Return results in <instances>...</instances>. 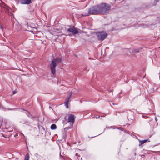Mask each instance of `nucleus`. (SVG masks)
Wrapping results in <instances>:
<instances>
[{
	"mask_svg": "<svg viewBox=\"0 0 160 160\" xmlns=\"http://www.w3.org/2000/svg\"><path fill=\"white\" fill-rule=\"evenodd\" d=\"M75 155H76V156H77V155H78V153H76V154H75Z\"/></svg>",
	"mask_w": 160,
	"mask_h": 160,
	"instance_id": "nucleus-16",
	"label": "nucleus"
},
{
	"mask_svg": "<svg viewBox=\"0 0 160 160\" xmlns=\"http://www.w3.org/2000/svg\"><path fill=\"white\" fill-rule=\"evenodd\" d=\"M155 120H156V121H157L158 119H157V118L156 117H155Z\"/></svg>",
	"mask_w": 160,
	"mask_h": 160,
	"instance_id": "nucleus-15",
	"label": "nucleus"
},
{
	"mask_svg": "<svg viewBox=\"0 0 160 160\" xmlns=\"http://www.w3.org/2000/svg\"><path fill=\"white\" fill-rule=\"evenodd\" d=\"M13 93H14V94L15 93V92H13Z\"/></svg>",
	"mask_w": 160,
	"mask_h": 160,
	"instance_id": "nucleus-19",
	"label": "nucleus"
},
{
	"mask_svg": "<svg viewBox=\"0 0 160 160\" xmlns=\"http://www.w3.org/2000/svg\"><path fill=\"white\" fill-rule=\"evenodd\" d=\"M57 126L55 124H52L51 126V129L52 130H54L56 128Z\"/></svg>",
	"mask_w": 160,
	"mask_h": 160,
	"instance_id": "nucleus-11",
	"label": "nucleus"
},
{
	"mask_svg": "<svg viewBox=\"0 0 160 160\" xmlns=\"http://www.w3.org/2000/svg\"><path fill=\"white\" fill-rule=\"evenodd\" d=\"M100 14H105L110 10L111 6L106 3H102L98 5Z\"/></svg>",
	"mask_w": 160,
	"mask_h": 160,
	"instance_id": "nucleus-1",
	"label": "nucleus"
},
{
	"mask_svg": "<svg viewBox=\"0 0 160 160\" xmlns=\"http://www.w3.org/2000/svg\"><path fill=\"white\" fill-rule=\"evenodd\" d=\"M99 14V9L98 5L89 8L88 13H83L81 15L82 16H89L90 14L97 15Z\"/></svg>",
	"mask_w": 160,
	"mask_h": 160,
	"instance_id": "nucleus-2",
	"label": "nucleus"
},
{
	"mask_svg": "<svg viewBox=\"0 0 160 160\" xmlns=\"http://www.w3.org/2000/svg\"><path fill=\"white\" fill-rule=\"evenodd\" d=\"M20 3L22 4H28L31 2V0H21Z\"/></svg>",
	"mask_w": 160,
	"mask_h": 160,
	"instance_id": "nucleus-8",
	"label": "nucleus"
},
{
	"mask_svg": "<svg viewBox=\"0 0 160 160\" xmlns=\"http://www.w3.org/2000/svg\"><path fill=\"white\" fill-rule=\"evenodd\" d=\"M61 58L58 57L54 59L52 61L51 63L50 64V67L51 73L53 74H54L55 73V67L57 65L61 62Z\"/></svg>",
	"mask_w": 160,
	"mask_h": 160,
	"instance_id": "nucleus-3",
	"label": "nucleus"
},
{
	"mask_svg": "<svg viewBox=\"0 0 160 160\" xmlns=\"http://www.w3.org/2000/svg\"><path fill=\"white\" fill-rule=\"evenodd\" d=\"M16 109H7L8 110H15Z\"/></svg>",
	"mask_w": 160,
	"mask_h": 160,
	"instance_id": "nucleus-14",
	"label": "nucleus"
},
{
	"mask_svg": "<svg viewBox=\"0 0 160 160\" xmlns=\"http://www.w3.org/2000/svg\"><path fill=\"white\" fill-rule=\"evenodd\" d=\"M96 35L98 39L102 41L107 36V34L104 32H98Z\"/></svg>",
	"mask_w": 160,
	"mask_h": 160,
	"instance_id": "nucleus-4",
	"label": "nucleus"
},
{
	"mask_svg": "<svg viewBox=\"0 0 160 160\" xmlns=\"http://www.w3.org/2000/svg\"><path fill=\"white\" fill-rule=\"evenodd\" d=\"M59 31V30L58 29H55L53 31L54 32H56L57 33H58V32Z\"/></svg>",
	"mask_w": 160,
	"mask_h": 160,
	"instance_id": "nucleus-13",
	"label": "nucleus"
},
{
	"mask_svg": "<svg viewBox=\"0 0 160 160\" xmlns=\"http://www.w3.org/2000/svg\"><path fill=\"white\" fill-rule=\"evenodd\" d=\"M67 31L72 32L73 34H76L78 33V31L74 27L69 28L68 29Z\"/></svg>",
	"mask_w": 160,
	"mask_h": 160,
	"instance_id": "nucleus-7",
	"label": "nucleus"
},
{
	"mask_svg": "<svg viewBox=\"0 0 160 160\" xmlns=\"http://www.w3.org/2000/svg\"><path fill=\"white\" fill-rule=\"evenodd\" d=\"M29 155L28 153L25 156L24 160H29Z\"/></svg>",
	"mask_w": 160,
	"mask_h": 160,
	"instance_id": "nucleus-12",
	"label": "nucleus"
},
{
	"mask_svg": "<svg viewBox=\"0 0 160 160\" xmlns=\"http://www.w3.org/2000/svg\"><path fill=\"white\" fill-rule=\"evenodd\" d=\"M141 48H139L138 49H134L132 50V52L133 53H136L138 52L139 51V50Z\"/></svg>",
	"mask_w": 160,
	"mask_h": 160,
	"instance_id": "nucleus-10",
	"label": "nucleus"
},
{
	"mask_svg": "<svg viewBox=\"0 0 160 160\" xmlns=\"http://www.w3.org/2000/svg\"><path fill=\"white\" fill-rule=\"evenodd\" d=\"M60 157H62V156L61 155V152H60Z\"/></svg>",
	"mask_w": 160,
	"mask_h": 160,
	"instance_id": "nucleus-17",
	"label": "nucleus"
},
{
	"mask_svg": "<svg viewBox=\"0 0 160 160\" xmlns=\"http://www.w3.org/2000/svg\"><path fill=\"white\" fill-rule=\"evenodd\" d=\"M75 116L74 115L72 114H69L68 115V119L67 122H70L71 128L73 127V124L75 122Z\"/></svg>",
	"mask_w": 160,
	"mask_h": 160,
	"instance_id": "nucleus-5",
	"label": "nucleus"
},
{
	"mask_svg": "<svg viewBox=\"0 0 160 160\" xmlns=\"http://www.w3.org/2000/svg\"><path fill=\"white\" fill-rule=\"evenodd\" d=\"M72 94V92H70L69 94V96L66 98V101L64 102L65 106L67 108H68V104L69 102H70V99L71 98Z\"/></svg>",
	"mask_w": 160,
	"mask_h": 160,
	"instance_id": "nucleus-6",
	"label": "nucleus"
},
{
	"mask_svg": "<svg viewBox=\"0 0 160 160\" xmlns=\"http://www.w3.org/2000/svg\"><path fill=\"white\" fill-rule=\"evenodd\" d=\"M148 141V139H146L143 140L139 141V146H140L142 144Z\"/></svg>",
	"mask_w": 160,
	"mask_h": 160,
	"instance_id": "nucleus-9",
	"label": "nucleus"
},
{
	"mask_svg": "<svg viewBox=\"0 0 160 160\" xmlns=\"http://www.w3.org/2000/svg\"><path fill=\"white\" fill-rule=\"evenodd\" d=\"M0 28H1V29H2V27L1 26H0Z\"/></svg>",
	"mask_w": 160,
	"mask_h": 160,
	"instance_id": "nucleus-18",
	"label": "nucleus"
}]
</instances>
